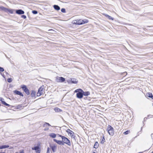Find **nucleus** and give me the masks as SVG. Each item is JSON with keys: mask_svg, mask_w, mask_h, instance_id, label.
Segmentation results:
<instances>
[{"mask_svg": "<svg viewBox=\"0 0 153 153\" xmlns=\"http://www.w3.org/2000/svg\"><path fill=\"white\" fill-rule=\"evenodd\" d=\"M16 13L19 15L23 14L25 13L24 11L22 9H17L15 10Z\"/></svg>", "mask_w": 153, "mask_h": 153, "instance_id": "obj_12", "label": "nucleus"}, {"mask_svg": "<svg viewBox=\"0 0 153 153\" xmlns=\"http://www.w3.org/2000/svg\"><path fill=\"white\" fill-rule=\"evenodd\" d=\"M15 153H19L18 152H16Z\"/></svg>", "mask_w": 153, "mask_h": 153, "instance_id": "obj_55", "label": "nucleus"}, {"mask_svg": "<svg viewBox=\"0 0 153 153\" xmlns=\"http://www.w3.org/2000/svg\"><path fill=\"white\" fill-rule=\"evenodd\" d=\"M151 153H153V151H152Z\"/></svg>", "mask_w": 153, "mask_h": 153, "instance_id": "obj_57", "label": "nucleus"}, {"mask_svg": "<svg viewBox=\"0 0 153 153\" xmlns=\"http://www.w3.org/2000/svg\"><path fill=\"white\" fill-rule=\"evenodd\" d=\"M105 142V137L104 136H103L102 137V139L101 140V141L100 143L101 144H103Z\"/></svg>", "mask_w": 153, "mask_h": 153, "instance_id": "obj_27", "label": "nucleus"}, {"mask_svg": "<svg viewBox=\"0 0 153 153\" xmlns=\"http://www.w3.org/2000/svg\"><path fill=\"white\" fill-rule=\"evenodd\" d=\"M43 89V88L42 87H40L38 90V91L37 93V96L39 97L42 94V91Z\"/></svg>", "mask_w": 153, "mask_h": 153, "instance_id": "obj_11", "label": "nucleus"}, {"mask_svg": "<svg viewBox=\"0 0 153 153\" xmlns=\"http://www.w3.org/2000/svg\"><path fill=\"white\" fill-rule=\"evenodd\" d=\"M99 145V144L98 142H96L94 145V148L95 149H97L98 148Z\"/></svg>", "mask_w": 153, "mask_h": 153, "instance_id": "obj_23", "label": "nucleus"}, {"mask_svg": "<svg viewBox=\"0 0 153 153\" xmlns=\"http://www.w3.org/2000/svg\"><path fill=\"white\" fill-rule=\"evenodd\" d=\"M45 124H47V125H48V126H51L50 125V124H49L48 123L45 122Z\"/></svg>", "mask_w": 153, "mask_h": 153, "instance_id": "obj_38", "label": "nucleus"}, {"mask_svg": "<svg viewBox=\"0 0 153 153\" xmlns=\"http://www.w3.org/2000/svg\"><path fill=\"white\" fill-rule=\"evenodd\" d=\"M74 92L76 93V97L77 98L81 99L83 98V90L82 89H77L75 90Z\"/></svg>", "mask_w": 153, "mask_h": 153, "instance_id": "obj_1", "label": "nucleus"}, {"mask_svg": "<svg viewBox=\"0 0 153 153\" xmlns=\"http://www.w3.org/2000/svg\"><path fill=\"white\" fill-rule=\"evenodd\" d=\"M50 147L53 153L56 152L57 149V145L56 144H50Z\"/></svg>", "mask_w": 153, "mask_h": 153, "instance_id": "obj_9", "label": "nucleus"}, {"mask_svg": "<svg viewBox=\"0 0 153 153\" xmlns=\"http://www.w3.org/2000/svg\"><path fill=\"white\" fill-rule=\"evenodd\" d=\"M72 23L73 24L78 25V23L77 22V20H74V21H73L72 22Z\"/></svg>", "mask_w": 153, "mask_h": 153, "instance_id": "obj_29", "label": "nucleus"}, {"mask_svg": "<svg viewBox=\"0 0 153 153\" xmlns=\"http://www.w3.org/2000/svg\"><path fill=\"white\" fill-rule=\"evenodd\" d=\"M152 99L153 100V95L152 96Z\"/></svg>", "mask_w": 153, "mask_h": 153, "instance_id": "obj_53", "label": "nucleus"}, {"mask_svg": "<svg viewBox=\"0 0 153 153\" xmlns=\"http://www.w3.org/2000/svg\"><path fill=\"white\" fill-rule=\"evenodd\" d=\"M150 116V115H148V116H147V117H149V116Z\"/></svg>", "mask_w": 153, "mask_h": 153, "instance_id": "obj_51", "label": "nucleus"}, {"mask_svg": "<svg viewBox=\"0 0 153 153\" xmlns=\"http://www.w3.org/2000/svg\"><path fill=\"white\" fill-rule=\"evenodd\" d=\"M61 11L63 13H65L66 12L65 9L64 8H62L61 9Z\"/></svg>", "mask_w": 153, "mask_h": 153, "instance_id": "obj_33", "label": "nucleus"}, {"mask_svg": "<svg viewBox=\"0 0 153 153\" xmlns=\"http://www.w3.org/2000/svg\"><path fill=\"white\" fill-rule=\"evenodd\" d=\"M53 140L54 142L57 143L59 145H64V144L62 140H58L56 139H53Z\"/></svg>", "mask_w": 153, "mask_h": 153, "instance_id": "obj_14", "label": "nucleus"}, {"mask_svg": "<svg viewBox=\"0 0 153 153\" xmlns=\"http://www.w3.org/2000/svg\"><path fill=\"white\" fill-rule=\"evenodd\" d=\"M46 153H50V149L49 147L47 148Z\"/></svg>", "mask_w": 153, "mask_h": 153, "instance_id": "obj_36", "label": "nucleus"}, {"mask_svg": "<svg viewBox=\"0 0 153 153\" xmlns=\"http://www.w3.org/2000/svg\"><path fill=\"white\" fill-rule=\"evenodd\" d=\"M48 129H49V128H45V129H44V130L45 131H47Z\"/></svg>", "mask_w": 153, "mask_h": 153, "instance_id": "obj_41", "label": "nucleus"}, {"mask_svg": "<svg viewBox=\"0 0 153 153\" xmlns=\"http://www.w3.org/2000/svg\"><path fill=\"white\" fill-rule=\"evenodd\" d=\"M84 99L85 100H87L88 99V97H85L84 98Z\"/></svg>", "mask_w": 153, "mask_h": 153, "instance_id": "obj_42", "label": "nucleus"}, {"mask_svg": "<svg viewBox=\"0 0 153 153\" xmlns=\"http://www.w3.org/2000/svg\"><path fill=\"white\" fill-rule=\"evenodd\" d=\"M21 17L24 19H25L26 18V16L25 15H22L21 16Z\"/></svg>", "mask_w": 153, "mask_h": 153, "instance_id": "obj_35", "label": "nucleus"}, {"mask_svg": "<svg viewBox=\"0 0 153 153\" xmlns=\"http://www.w3.org/2000/svg\"><path fill=\"white\" fill-rule=\"evenodd\" d=\"M48 31H51V33H53V30L52 29H50V30H49Z\"/></svg>", "mask_w": 153, "mask_h": 153, "instance_id": "obj_39", "label": "nucleus"}, {"mask_svg": "<svg viewBox=\"0 0 153 153\" xmlns=\"http://www.w3.org/2000/svg\"><path fill=\"white\" fill-rule=\"evenodd\" d=\"M1 75L4 78H5V76L4 74H1Z\"/></svg>", "mask_w": 153, "mask_h": 153, "instance_id": "obj_46", "label": "nucleus"}, {"mask_svg": "<svg viewBox=\"0 0 153 153\" xmlns=\"http://www.w3.org/2000/svg\"><path fill=\"white\" fill-rule=\"evenodd\" d=\"M106 131L110 135L113 136L114 134V129L111 125H108Z\"/></svg>", "mask_w": 153, "mask_h": 153, "instance_id": "obj_3", "label": "nucleus"}, {"mask_svg": "<svg viewBox=\"0 0 153 153\" xmlns=\"http://www.w3.org/2000/svg\"><path fill=\"white\" fill-rule=\"evenodd\" d=\"M82 21L83 24L87 23L88 22V20L87 19H82Z\"/></svg>", "mask_w": 153, "mask_h": 153, "instance_id": "obj_26", "label": "nucleus"}, {"mask_svg": "<svg viewBox=\"0 0 153 153\" xmlns=\"http://www.w3.org/2000/svg\"><path fill=\"white\" fill-rule=\"evenodd\" d=\"M49 136L51 137L54 138L56 137V134L54 133H51L50 134Z\"/></svg>", "mask_w": 153, "mask_h": 153, "instance_id": "obj_21", "label": "nucleus"}, {"mask_svg": "<svg viewBox=\"0 0 153 153\" xmlns=\"http://www.w3.org/2000/svg\"><path fill=\"white\" fill-rule=\"evenodd\" d=\"M21 88L23 90L27 95H29L30 94V93L29 90L26 85H22L21 86Z\"/></svg>", "mask_w": 153, "mask_h": 153, "instance_id": "obj_5", "label": "nucleus"}, {"mask_svg": "<svg viewBox=\"0 0 153 153\" xmlns=\"http://www.w3.org/2000/svg\"><path fill=\"white\" fill-rule=\"evenodd\" d=\"M0 10L3 11L6 13L9 12L11 14H13V13L12 9L7 8L2 6H0Z\"/></svg>", "mask_w": 153, "mask_h": 153, "instance_id": "obj_4", "label": "nucleus"}, {"mask_svg": "<svg viewBox=\"0 0 153 153\" xmlns=\"http://www.w3.org/2000/svg\"><path fill=\"white\" fill-rule=\"evenodd\" d=\"M13 93L16 94L23 97L24 95L22 92L17 90H15L13 91Z\"/></svg>", "mask_w": 153, "mask_h": 153, "instance_id": "obj_13", "label": "nucleus"}, {"mask_svg": "<svg viewBox=\"0 0 153 153\" xmlns=\"http://www.w3.org/2000/svg\"><path fill=\"white\" fill-rule=\"evenodd\" d=\"M4 100L3 98L0 97V101H1V102H2V101H3Z\"/></svg>", "mask_w": 153, "mask_h": 153, "instance_id": "obj_37", "label": "nucleus"}, {"mask_svg": "<svg viewBox=\"0 0 153 153\" xmlns=\"http://www.w3.org/2000/svg\"><path fill=\"white\" fill-rule=\"evenodd\" d=\"M22 105H18L16 107L18 109H21L22 108Z\"/></svg>", "mask_w": 153, "mask_h": 153, "instance_id": "obj_32", "label": "nucleus"}, {"mask_svg": "<svg viewBox=\"0 0 153 153\" xmlns=\"http://www.w3.org/2000/svg\"><path fill=\"white\" fill-rule=\"evenodd\" d=\"M130 132L129 130H127L123 132V134L125 135H127Z\"/></svg>", "mask_w": 153, "mask_h": 153, "instance_id": "obj_28", "label": "nucleus"}, {"mask_svg": "<svg viewBox=\"0 0 153 153\" xmlns=\"http://www.w3.org/2000/svg\"><path fill=\"white\" fill-rule=\"evenodd\" d=\"M32 149L33 150H35L36 153H40V144H37L36 146L32 147Z\"/></svg>", "mask_w": 153, "mask_h": 153, "instance_id": "obj_6", "label": "nucleus"}, {"mask_svg": "<svg viewBox=\"0 0 153 153\" xmlns=\"http://www.w3.org/2000/svg\"><path fill=\"white\" fill-rule=\"evenodd\" d=\"M82 19L77 20V22L78 23V25H81L83 24V23L82 22Z\"/></svg>", "mask_w": 153, "mask_h": 153, "instance_id": "obj_25", "label": "nucleus"}, {"mask_svg": "<svg viewBox=\"0 0 153 153\" xmlns=\"http://www.w3.org/2000/svg\"><path fill=\"white\" fill-rule=\"evenodd\" d=\"M105 16L108 18L109 19V20H113L114 19V18L112 17L111 16H109V15L106 14H104Z\"/></svg>", "mask_w": 153, "mask_h": 153, "instance_id": "obj_19", "label": "nucleus"}, {"mask_svg": "<svg viewBox=\"0 0 153 153\" xmlns=\"http://www.w3.org/2000/svg\"><path fill=\"white\" fill-rule=\"evenodd\" d=\"M10 87H13L12 85L10 84L9 86Z\"/></svg>", "mask_w": 153, "mask_h": 153, "instance_id": "obj_47", "label": "nucleus"}, {"mask_svg": "<svg viewBox=\"0 0 153 153\" xmlns=\"http://www.w3.org/2000/svg\"><path fill=\"white\" fill-rule=\"evenodd\" d=\"M66 132L68 133L69 135H70L71 137L72 138L75 139V136L73 135L74 133L72 131L68 129L66 131Z\"/></svg>", "mask_w": 153, "mask_h": 153, "instance_id": "obj_10", "label": "nucleus"}, {"mask_svg": "<svg viewBox=\"0 0 153 153\" xmlns=\"http://www.w3.org/2000/svg\"><path fill=\"white\" fill-rule=\"evenodd\" d=\"M4 71V68L1 67H0V72H3Z\"/></svg>", "mask_w": 153, "mask_h": 153, "instance_id": "obj_34", "label": "nucleus"}, {"mask_svg": "<svg viewBox=\"0 0 153 153\" xmlns=\"http://www.w3.org/2000/svg\"><path fill=\"white\" fill-rule=\"evenodd\" d=\"M90 94V92L89 91H84L83 90V96H88Z\"/></svg>", "mask_w": 153, "mask_h": 153, "instance_id": "obj_18", "label": "nucleus"}, {"mask_svg": "<svg viewBox=\"0 0 153 153\" xmlns=\"http://www.w3.org/2000/svg\"><path fill=\"white\" fill-rule=\"evenodd\" d=\"M0 153H5V152H0Z\"/></svg>", "mask_w": 153, "mask_h": 153, "instance_id": "obj_52", "label": "nucleus"}, {"mask_svg": "<svg viewBox=\"0 0 153 153\" xmlns=\"http://www.w3.org/2000/svg\"><path fill=\"white\" fill-rule=\"evenodd\" d=\"M76 80V79L75 78H70L67 80V81L69 84H77L78 82V81Z\"/></svg>", "mask_w": 153, "mask_h": 153, "instance_id": "obj_7", "label": "nucleus"}, {"mask_svg": "<svg viewBox=\"0 0 153 153\" xmlns=\"http://www.w3.org/2000/svg\"><path fill=\"white\" fill-rule=\"evenodd\" d=\"M152 94L151 93L148 92L146 94V96L151 98L152 97Z\"/></svg>", "mask_w": 153, "mask_h": 153, "instance_id": "obj_22", "label": "nucleus"}, {"mask_svg": "<svg viewBox=\"0 0 153 153\" xmlns=\"http://www.w3.org/2000/svg\"><path fill=\"white\" fill-rule=\"evenodd\" d=\"M5 56H6V57H7V56H6V54H5Z\"/></svg>", "mask_w": 153, "mask_h": 153, "instance_id": "obj_54", "label": "nucleus"}, {"mask_svg": "<svg viewBox=\"0 0 153 153\" xmlns=\"http://www.w3.org/2000/svg\"><path fill=\"white\" fill-rule=\"evenodd\" d=\"M47 124H45V123H44V124H43V126L44 127H45V126H47Z\"/></svg>", "mask_w": 153, "mask_h": 153, "instance_id": "obj_40", "label": "nucleus"}, {"mask_svg": "<svg viewBox=\"0 0 153 153\" xmlns=\"http://www.w3.org/2000/svg\"><path fill=\"white\" fill-rule=\"evenodd\" d=\"M146 119H147V118H146V117H145V118H144V120L143 121V122H144V121H145V120H146Z\"/></svg>", "mask_w": 153, "mask_h": 153, "instance_id": "obj_45", "label": "nucleus"}, {"mask_svg": "<svg viewBox=\"0 0 153 153\" xmlns=\"http://www.w3.org/2000/svg\"><path fill=\"white\" fill-rule=\"evenodd\" d=\"M36 95V91L34 90H32L31 91V93H30L31 97L32 98H33V97H35Z\"/></svg>", "mask_w": 153, "mask_h": 153, "instance_id": "obj_15", "label": "nucleus"}, {"mask_svg": "<svg viewBox=\"0 0 153 153\" xmlns=\"http://www.w3.org/2000/svg\"><path fill=\"white\" fill-rule=\"evenodd\" d=\"M1 102L3 104L5 105L8 106V107L10 108L11 107V105L7 103L5 101H4V100L2 101Z\"/></svg>", "mask_w": 153, "mask_h": 153, "instance_id": "obj_20", "label": "nucleus"}, {"mask_svg": "<svg viewBox=\"0 0 153 153\" xmlns=\"http://www.w3.org/2000/svg\"><path fill=\"white\" fill-rule=\"evenodd\" d=\"M58 135L59 137L62 138L64 144H66L69 146L71 145V141L67 138L61 135L58 134Z\"/></svg>", "mask_w": 153, "mask_h": 153, "instance_id": "obj_2", "label": "nucleus"}, {"mask_svg": "<svg viewBox=\"0 0 153 153\" xmlns=\"http://www.w3.org/2000/svg\"><path fill=\"white\" fill-rule=\"evenodd\" d=\"M152 105L153 106V103H152Z\"/></svg>", "mask_w": 153, "mask_h": 153, "instance_id": "obj_58", "label": "nucleus"}, {"mask_svg": "<svg viewBox=\"0 0 153 153\" xmlns=\"http://www.w3.org/2000/svg\"><path fill=\"white\" fill-rule=\"evenodd\" d=\"M38 11L36 10H33L32 13L34 14H36L38 13Z\"/></svg>", "mask_w": 153, "mask_h": 153, "instance_id": "obj_30", "label": "nucleus"}, {"mask_svg": "<svg viewBox=\"0 0 153 153\" xmlns=\"http://www.w3.org/2000/svg\"><path fill=\"white\" fill-rule=\"evenodd\" d=\"M53 7L54 9L58 11L60 10V7L57 5H54Z\"/></svg>", "mask_w": 153, "mask_h": 153, "instance_id": "obj_17", "label": "nucleus"}, {"mask_svg": "<svg viewBox=\"0 0 153 153\" xmlns=\"http://www.w3.org/2000/svg\"><path fill=\"white\" fill-rule=\"evenodd\" d=\"M5 73H6L5 74H6V75H8L9 74H8V73L7 72H5Z\"/></svg>", "mask_w": 153, "mask_h": 153, "instance_id": "obj_48", "label": "nucleus"}, {"mask_svg": "<svg viewBox=\"0 0 153 153\" xmlns=\"http://www.w3.org/2000/svg\"><path fill=\"white\" fill-rule=\"evenodd\" d=\"M153 134L152 133L151 134V137H152V135Z\"/></svg>", "mask_w": 153, "mask_h": 153, "instance_id": "obj_50", "label": "nucleus"}, {"mask_svg": "<svg viewBox=\"0 0 153 153\" xmlns=\"http://www.w3.org/2000/svg\"><path fill=\"white\" fill-rule=\"evenodd\" d=\"M152 139H153V138H152Z\"/></svg>", "mask_w": 153, "mask_h": 153, "instance_id": "obj_59", "label": "nucleus"}, {"mask_svg": "<svg viewBox=\"0 0 153 153\" xmlns=\"http://www.w3.org/2000/svg\"><path fill=\"white\" fill-rule=\"evenodd\" d=\"M54 110L56 112H60L62 111V110L58 108L57 107H56L54 108Z\"/></svg>", "mask_w": 153, "mask_h": 153, "instance_id": "obj_24", "label": "nucleus"}, {"mask_svg": "<svg viewBox=\"0 0 153 153\" xmlns=\"http://www.w3.org/2000/svg\"><path fill=\"white\" fill-rule=\"evenodd\" d=\"M65 80V78L62 77L57 76L56 78V81L58 82H62Z\"/></svg>", "mask_w": 153, "mask_h": 153, "instance_id": "obj_8", "label": "nucleus"}, {"mask_svg": "<svg viewBox=\"0 0 153 153\" xmlns=\"http://www.w3.org/2000/svg\"><path fill=\"white\" fill-rule=\"evenodd\" d=\"M1 106V104L0 103V107Z\"/></svg>", "mask_w": 153, "mask_h": 153, "instance_id": "obj_56", "label": "nucleus"}, {"mask_svg": "<svg viewBox=\"0 0 153 153\" xmlns=\"http://www.w3.org/2000/svg\"><path fill=\"white\" fill-rule=\"evenodd\" d=\"M142 128H143V127H142L141 128L140 131H141L142 130Z\"/></svg>", "mask_w": 153, "mask_h": 153, "instance_id": "obj_49", "label": "nucleus"}, {"mask_svg": "<svg viewBox=\"0 0 153 153\" xmlns=\"http://www.w3.org/2000/svg\"><path fill=\"white\" fill-rule=\"evenodd\" d=\"M9 146L7 145H4L0 146V149H4L6 148H8L9 147Z\"/></svg>", "mask_w": 153, "mask_h": 153, "instance_id": "obj_16", "label": "nucleus"}, {"mask_svg": "<svg viewBox=\"0 0 153 153\" xmlns=\"http://www.w3.org/2000/svg\"><path fill=\"white\" fill-rule=\"evenodd\" d=\"M24 153V151H23V150L21 151L20 152V153Z\"/></svg>", "mask_w": 153, "mask_h": 153, "instance_id": "obj_43", "label": "nucleus"}, {"mask_svg": "<svg viewBox=\"0 0 153 153\" xmlns=\"http://www.w3.org/2000/svg\"><path fill=\"white\" fill-rule=\"evenodd\" d=\"M146 119H147V118H146V117H145V118H144V120L143 121V122H144V121H145V120H146Z\"/></svg>", "mask_w": 153, "mask_h": 153, "instance_id": "obj_44", "label": "nucleus"}, {"mask_svg": "<svg viewBox=\"0 0 153 153\" xmlns=\"http://www.w3.org/2000/svg\"><path fill=\"white\" fill-rule=\"evenodd\" d=\"M12 81V79L11 78H8L7 79V82H9L10 83Z\"/></svg>", "mask_w": 153, "mask_h": 153, "instance_id": "obj_31", "label": "nucleus"}]
</instances>
